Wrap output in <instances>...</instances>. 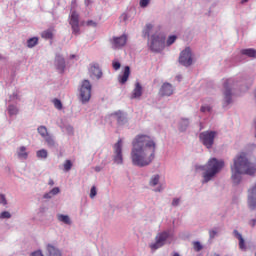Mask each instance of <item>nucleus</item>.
<instances>
[{
    "instance_id": "obj_1",
    "label": "nucleus",
    "mask_w": 256,
    "mask_h": 256,
    "mask_svg": "<svg viewBox=\"0 0 256 256\" xmlns=\"http://www.w3.org/2000/svg\"><path fill=\"white\" fill-rule=\"evenodd\" d=\"M157 143L147 134H138L132 141L130 159L134 167H149L155 161Z\"/></svg>"
},
{
    "instance_id": "obj_2",
    "label": "nucleus",
    "mask_w": 256,
    "mask_h": 256,
    "mask_svg": "<svg viewBox=\"0 0 256 256\" xmlns=\"http://www.w3.org/2000/svg\"><path fill=\"white\" fill-rule=\"evenodd\" d=\"M256 174V164L249 162L245 154H241L236 159H234V171L232 174V182L234 185H239L241 183V175H249L250 177H255Z\"/></svg>"
},
{
    "instance_id": "obj_3",
    "label": "nucleus",
    "mask_w": 256,
    "mask_h": 256,
    "mask_svg": "<svg viewBox=\"0 0 256 256\" xmlns=\"http://www.w3.org/2000/svg\"><path fill=\"white\" fill-rule=\"evenodd\" d=\"M223 167H225V161L222 159L219 160L215 157L210 158L204 165L196 166L198 171H203L201 181L202 185H207V183L213 181V179L221 173Z\"/></svg>"
},
{
    "instance_id": "obj_4",
    "label": "nucleus",
    "mask_w": 256,
    "mask_h": 256,
    "mask_svg": "<svg viewBox=\"0 0 256 256\" xmlns=\"http://www.w3.org/2000/svg\"><path fill=\"white\" fill-rule=\"evenodd\" d=\"M166 41L167 37L165 33L156 31L149 37L147 47L151 53H163V51H165Z\"/></svg>"
},
{
    "instance_id": "obj_5",
    "label": "nucleus",
    "mask_w": 256,
    "mask_h": 256,
    "mask_svg": "<svg viewBox=\"0 0 256 256\" xmlns=\"http://www.w3.org/2000/svg\"><path fill=\"white\" fill-rule=\"evenodd\" d=\"M169 239H173V233H171V230H165L158 233L155 237V242L150 244V249H152V251L161 249V247L167 245Z\"/></svg>"
},
{
    "instance_id": "obj_6",
    "label": "nucleus",
    "mask_w": 256,
    "mask_h": 256,
    "mask_svg": "<svg viewBox=\"0 0 256 256\" xmlns=\"http://www.w3.org/2000/svg\"><path fill=\"white\" fill-rule=\"evenodd\" d=\"M93 86L89 80H83L80 87V101L85 105V103H89L91 100V91Z\"/></svg>"
},
{
    "instance_id": "obj_7",
    "label": "nucleus",
    "mask_w": 256,
    "mask_h": 256,
    "mask_svg": "<svg viewBox=\"0 0 256 256\" xmlns=\"http://www.w3.org/2000/svg\"><path fill=\"white\" fill-rule=\"evenodd\" d=\"M217 132L215 131H204L200 133L199 139L206 149H212L213 143H215V136Z\"/></svg>"
},
{
    "instance_id": "obj_8",
    "label": "nucleus",
    "mask_w": 256,
    "mask_h": 256,
    "mask_svg": "<svg viewBox=\"0 0 256 256\" xmlns=\"http://www.w3.org/2000/svg\"><path fill=\"white\" fill-rule=\"evenodd\" d=\"M179 63L183 65V67H191L193 65V52H191V48H185L179 56Z\"/></svg>"
},
{
    "instance_id": "obj_9",
    "label": "nucleus",
    "mask_w": 256,
    "mask_h": 256,
    "mask_svg": "<svg viewBox=\"0 0 256 256\" xmlns=\"http://www.w3.org/2000/svg\"><path fill=\"white\" fill-rule=\"evenodd\" d=\"M114 163L116 165H123V140L119 139L116 144H114Z\"/></svg>"
},
{
    "instance_id": "obj_10",
    "label": "nucleus",
    "mask_w": 256,
    "mask_h": 256,
    "mask_svg": "<svg viewBox=\"0 0 256 256\" xmlns=\"http://www.w3.org/2000/svg\"><path fill=\"white\" fill-rule=\"evenodd\" d=\"M69 25L71 26L73 35H80L81 28H79V13L77 11H71Z\"/></svg>"
},
{
    "instance_id": "obj_11",
    "label": "nucleus",
    "mask_w": 256,
    "mask_h": 256,
    "mask_svg": "<svg viewBox=\"0 0 256 256\" xmlns=\"http://www.w3.org/2000/svg\"><path fill=\"white\" fill-rule=\"evenodd\" d=\"M233 81L231 79L226 80L225 83V103L231 105L233 103Z\"/></svg>"
},
{
    "instance_id": "obj_12",
    "label": "nucleus",
    "mask_w": 256,
    "mask_h": 256,
    "mask_svg": "<svg viewBox=\"0 0 256 256\" xmlns=\"http://www.w3.org/2000/svg\"><path fill=\"white\" fill-rule=\"evenodd\" d=\"M112 49H121L127 45V35L123 34L120 37H113L111 39Z\"/></svg>"
},
{
    "instance_id": "obj_13",
    "label": "nucleus",
    "mask_w": 256,
    "mask_h": 256,
    "mask_svg": "<svg viewBox=\"0 0 256 256\" xmlns=\"http://www.w3.org/2000/svg\"><path fill=\"white\" fill-rule=\"evenodd\" d=\"M89 73L90 77L95 81H99V79L103 77V70H101L99 64H93L90 66Z\"/></svg>"
},
{
    "instance_id": "obj_14",
    "label": "nucleus",
    "mask_w": 256,
    "mask_h": 256,
    "mask_svg": "<svg viewBox=\"0 0 256 256\" xmlns=\"http://www.w3.org/2000/svg\"><path fill=\"white\" fill-rule=\"evenodd\" d=\"M173 92V85H171V83L169 82H165L159 90V95H161V97H171V95H173Z\"/></svg>"
},
{
    "instance_id": "obj_15",
    "label": "nucleus",
    "mask_w": 256,
    "mask_h": 256,
    "mask_svg": "<svg viewBox=\"0 0 256 256\" xmlns=\"http://www.w3.org/2000/svg\"><path fill=\"white\" fill-rule=\"evenodd\" d=\"M54 65L59 73H65V58L59 54L56 55Z\"/></svg>"
},
{
    "instance_id": "obj_16",
    "label": "nucleus",
    "mask_w": 256,
    "mask_h": 256,
    "mask_svg": "<svg viewBox=\"0 0 256 256\" xmlns=\"http://www.w3.org/2000/svg\"><path fill=\"white\" fill-rule=\"evenodd\" d=\"M46 251L48 256H63L61 250L52 243L46 244Z\"/></svg>"
},
{
    "instance_id": "obj_17",
    "label": "nucleus",
    "mask_w": 256,
    "mask_h": 256,
    "mask_svg": "<svg viewBox=\"0 0 256 256\" xmlns=\"http://www.w3.org/2000/svg\"><path fill=\"white\" fill-rule=\"evenodd\" d=\"M113 115L116 117L117 125L119 127H123V125H126L127 116L121 110L114 112Z\"/></svg>"
},
{
    "instance_id": "obj_18",
    "label": "nucleus",
    "mask_w": 256,
    "mask_h": 256,
    "mask_svg": "<svg viewBox=\"0 0 256 256\" xmlns=\"http://www.w3.org/2000/svg\"><path fill=\"white\" fill-rule=\"evenodd\" d=\"M141 95H143V86H141V83L136 82L130 95V99H140Z\"/></svg>"
},
{
    "instance_id": "obj_19",
    "label": "nucleus",
    "mask_w": 256,
    "mask_h": 256,
    "mask_svg": "<svg viewBox=\"0 0 256 256\" xmlns=\"http://www.w3.org/2000/svg\"><path fill=\"white\" fill-rule=\"evenodd\" d=\"M131 75V68L129 66L124 67L123 75L118 76V81L121 85H125L126 81L129 80V76Z\"/></svg>"
},
{
    "instance_id": "obj_20",
    "label": "nucleus",
    "mask_w": 256,
    "mask_h": 256,
    "mask_svg": "<svg viewBox=\"0 0 256 256\" xmlns=\"http://www.w3.org/2000/svg\"><path fill=\"white\" fill-rule=\"evenodd\" d=\"M131 75V68L129 66L124 67L123 75L118 76V81L121 85H125L126 81L129 80V76Z\"/></svg>"
},
{
    "instance_id": "obj_21",
    "label": "nucleus",
    "mask_w": 256,
    "mask_h": 256,
    "mask_svg": "<svg viewBox=\"0 0 256 256\" xmlns=\"http://www.w3.org/2000/svg\"><path fill=\"white\" fill-rule=\"evenodd\" d=\"M233 235L239 241L240 251H247V245L245 244V239L243 238V235H241V233H239V231L237 230L233 231Z\"/></svg>"
},
{
    "instance_id": "obj_22",
    "label": "nucleus",
    "mask_w": 256,
    "mask_h": 256,
    "mask_svg": "<svg viewBox=\"0 0 256 256\" xmlns=\"http://www.w3.org/2000/svg\"><path fill=\"white\" fill-rule=\"evenodd\" d=\"M16 155L18 159H23L24 161L29 159V152H27V147L25 146H20L17 148Z\"/></svg>"
},
{
    "instance_id": "obj_23",
    "label": "nucleus",
    "mask_w": 256,
    "mask_h": 256,
    "mask_svg": "<svg viewBox=\"0 0 256 256\" xmlns=\"http://www.w3.org/2000/svg\"><path fill=\"white\" fill-rule=\"evenodd\" d=\"M189 125H190L189 118H181L178 125V129L179 131H181V133H185V131H187V129L189 128Z\"/></svg>"
},
{
    "instance_id": "obj_24",
    "label": "nucleus",
    "mask_w": 256,
    "mask_h": 256,
    "mask_svg": "<svg viewBox=\"0 0 256 256\" xmlns=\"http://www.w3.org/2000/svg\"><path fill=\"white\" fill-rule=\"evenodd\" d=\"M240 53L241 55H245L246 57L256 59V50L253 48L242 49Z\"/></svg>"
},
{
    "instance_id": "obj_25",
    "label": "nucleus",
    "mask_w": 256,
    "mask_h": 256,
    "mask_svg": "<svg viewBox=\"0 0 256 256\" xmlns=\"http://www.w3.org/2000/svg\"><path fill=\"white\" fill-rule=\"evenodd\" d=\"M45 142L47 143V146L50 148L53 147H57V142H55V137H53V135L48 134L45 138H44Z\"/></svg>"
},
{
    "instance_id": "obj_26",
    "label": "nucleus",
    "mask_w": 256,
    "mask_h": 256,
    "mask_svg": "<svg viewBox=\"0 0 256 256\" xmlns=\"http://www.w3.org/2000/svg\"><path fill=\"white\" fill-rule=\"evenodd\" d=\"M221 233V229L219 227H214L209 230V241H213L215 237H219V234Z\"/></svg>"
},
{
    "instance_id": "obj_27",
    "label": "nucleus",
    "mask_w": 256,
    "mask_h": 256,
    "mask_svg": "<svg viewBox=\"0 0 256 256\" xmlns=\"http://www.w3.org/2000/svg\"><path fill=\"white\" fill-rule=\"evenodd\" d=\"M57 219L60 221V223H64V225H71L72 223L69 215L58 214Z\"/></svg>"
},
{
    "instance_id": "obj_28",
    "label": "nucleus",
    "mask_w": 256,
    "mask_h": 256,
    "mask_svg": "<svg viewBox=\"0 0 256 256\" xmlns=\"http://www.w3.org/2000/svg\"><path fill=\"white\" fill-rule=\"evenodd\" d=\"M37 159H41L42 161H45L47 157H49V152L46 149H40L36 152Z\"/></svg>"
},
{
    "instance_id": "obj_29",
    "label": "nucleus",
    "mask_w": 256,
    "mask_h": 256,
    "mask_svg": "<svg viewBox=\"0 0 256 256\" xmlns=\"http://www.w3.org/2000/svg\"><path fill=\"white\" fill-rule=\"evenodd\" d=\"M153 30L152 24H146L142 31V37H147L148 39L151 37V31Z\"/></svg>"
},
{
    "instance_id": "obj_30",
    "label": "nucleus",
    "mask_w": 256,
    "mask_h": 256,
    "mask_svg": "<svg viewBox=\"0 0 256 256\" xmlns=\"http://www.w3.org/2000/svg\"><path fill=\"white\" fill-rule=\"evenodd\" d=\"M37 131H38V133H39V135H40V137H42V139H45L48 135H50L49 134V130H47V127L46 126H39L38 128H37Z\"/></svg>"
},
{
    "instance_id": "obj_31",
    "label": "nucleus",
    "mask_w": 256,
    "mask_h": 256,
    "mask_svg": "<svg viewBox=\"0 0 256 256\" xmlns=\"http://www.w3.org/2000/svg\"><path fill=\"white\" fill-rule=\"evenodd\" d=\"M160 180H161V176L159 174H155L151 176L149 181L150 187H157V184L159 183Z\"/></svg>"
},
{
    "instance_id": "obj_32",
    "label": "nucleus",
    "mask_w": 256,
    "mask_h": 256,
    "mask_svg": "<svg viewBox=\"0 0 256 256\" xmlns=\"http://www.w3.org/2000/svg\"><path fill=\"white\" fill-rule=\"evenodd\" d=\"M39 43V38L38 37H32L27 40V47L28 49H33L36 45Z\"/></svg>"
},
{
    "instance_id": "obj_33",
    "label": "nucleus",
    "mask_w": 256,
    "mask_h": 256,
    "mask_svg": "<svg viewBox=\"0 0 256 256\" xmlns=\"http://www.w3.org/2000/svg\"><path fill=\"white\" fill-rule=\"evenodd\" d=\"M8 113L11 117H13V115H18L19 114V108H17V106L11 104L8 106Z\"/></svg>"
},
{
    "instance_id": "obj_34",
    "label": "nucleus",
    "mask_w": 256,
    "mask_h": 256,
    "mask_svg": "<svg viewBox=\"0 0 256 256\" xmlns=\"http://www.w3.org/2000/svg\"><path fill=\"white\" fill-rule=\"evenodd\" d=\"M73 168V162L71 160H65L63 164L64 173H69V170Z\"/></svg>"
},
{
    "instance_id": "obj_35",
    "label": "nucleus",
    "mask_w": 256,
    "mask_h": 256,
    "mask_svg": "<svg viewBox=\"0 0 256 256\" xmlns=\"http://www.w3.org/2000/svg\"><path fill=\"white\" fill-rule=\"evenodd\" d=\"M52 103L55 109H58V111H61V109H63V103L61 102V100L55 98L52 100Z\"/></svg>"
},
{
    "instance_id": "obj_36",
    "label": "nucleus",
    "mask_w": 256,
    "mask_h": 256,
    "mask_svg": "<svg viewBox=\"0 0 256 256\" xmlns=\"http://www.w3.org/2000/svg\"><path fill=\"white\" fill-rule=\"evenodd\" d=\"M175 41H177L176 35L169 36L168 39L166 40L167 47H171V45H173V43H175Z\"/></svg>"
},
{
    "instance_id": "obj_37",
    "label": "nucleus",
    "mask_w": 256,
    "mask_h": 256,
    "mask_svg": "<svg viewBox=\"0 0 256 256\" xmlns=\"http://www.w3.org/2000/svg\"><path fill=\"white\" fill-rule=\"evenodd\" d=\"M41 36L43 39H53V32L51 30H45Z\"/></svg>"
},
{
    "instance_id": "obj_38",
    "label": "nucleus",
    "mask_w": 256,
    "mask_h": 256,
    "mask_svg": "<svg viewBox=\"0 0 256 256\" xmlns=\"http://www.w3.org/2000/svg\"><path fill=\"white\" fill-rule=\"evenodd\" d=\"M212 109L213 108L210 105L204 104L201 106L200 112L201 113H211Z\"/></svg>"
},
{
    "instance_id": "obj_39",
    "label": "nucleus",
    "mask_w": 256,
    "mask_h": 256,
    "mask_svg": "<svg viewBox=\"0 0 256 256\" xmlns=\"http://www.w3.org/2000/svg\"><path fill=\"white\" fill-rule=\"evenodd\" d=\"M8 203L9 202L7 201V196H5L3 193H0V205L7 207Z\"/></svg>"
},
{
    "instance_id": "obj_40",
    "label": "nucleus",
    "mask_w": 256,
    "mask_h": 256,
    "mask_svg": "<svg viewBox=\"0 0 256 256\" xmlns=\"http://www.w3.org/2000/svg\"><path fill=\"white\" fill-rule=\"evenodd\" d=\"M12 215H11V212L9 211H2L0 213V219L3 220V219H11Z\"/></svg>"
},
{
    "instance_id": "obj_41",
    "label": "nucleus",
    "mask_w": 256,
    "mask_h": 256,
    "mask_svg": "<svg viewBox=\"0 0 256 256\" xmlns=\"http://www.w3.org/2000/svg\"><path fill=\"white\" fill-rule=\"evenodd\" d=\"M193 247H194V251H196V253H199V251H201L203 249V245H201V242H199V241L193 242Z\"/></svg>"
},
{
    "instance_id": "obj_42",
    "label": "nucleus",
    "mask_w": 256,
    "mask_h": 256,
    "mask_svg": "<svg viewBox=\"0 0 256 256\" xmlns=\"http://www.w3.org/2000/svg\"><path fill=\"white\" fill-rule=\"evenodd\" d=\"M63 131H65V133H67V135H73L74 129H73V126L66 125V126H64Z\"/></svg>"
},
{
    "instance_id": "obj_43",
    "label": "nucleus",
    "mask_w": 256,
    "mask_h": 256,
    "mask_svg": "<svg viewBox=\"0 0 256 256\" xmlns=\"http://www.w3.org/2000/svg\"><path fill=\"white\" fill-rule=\"evenodd\" d=\"M112 67H113L114 71H119L121 69V62L114 60L112 62Z\"/></svg>"
},
{
    "instance_id": "obj_44",
    "label": "nucleus",
    "mask_w": 256,
    "mask_h": 256,
    "mask_svg": "<svg viewBox=\"0 0 256 256\" xmlns=\"http://www.w3.org/2000/svg\"><path fill=\"white\" fill-rule=\"evenodd\" d=\"M171 205L173 207H179V205H181V198H177V197L173 198Z\"/></svg>"
},
{
    "instance_id": "obj_45",
    "label": "nucleus",
    "mask_w": 256,
    "mask_h": 256,
    "mask_svg": "<svg viewBox=\"0 0 256 256\" xmlns=\"http://www.w3.org/2000/svg\"><path fill=\"white\" fill-rule=\"evenodd\" d=\"M97 196V188L95 186H92L90 190V199H95Z\"/></svg>"
},
{
    "instance_id": "obj_46",
    "label": "nucleus",
    "mask_w": 256,
    "mask_h": 256,
    "mask_svg": "<svg viewBox=\"0 0 256 256\" xmlns=\"http://www.w3.org/2000/svg\"><path fill=\"white\" fill-rule=\"evenodd\" d=\"M50 192L52 196L55 197V195H59V193H61V189H59V187H54Z\"/></svg>"
},
{
    "instance_id": "obj_47",
    "label": "nucleus",
    "mask_w": 256,
    "mask_h": 256,
    "mask_svg": "<svg viewBox=\"0 0 256 256\" xmlns=\"http://www.w3.org/2000/svg\"><path fill=\"white\" fill-rule=\"evenodd\" d=\"M10 99L11 101H15V100H20L21 98L19 97V93L13 92V94L10 95Z\"/></svg>"
},
{
    "instance_id": "obj_48",
    "label": "nucleus",
    "mask_w": 256,
    "mask_h": 256,
    "mask_svg": "<svg viewBox=\"0 0 256 256\" xmlns=\"http://www.w3.org/2000/svg\"><path fill=\"white\" fill-rule=\"evenodd\" d=\"M86 25H87L88 27H97V22H95V21H93V20H88V21L86 22Z\"/></svg>"
},
{
    "instance_id": "obj_49",
    "label": "nucleus",
    "mask_w": 256,
    "mask_h": 256,
    "mask_svg": "<svg viewBox=\"0 0 256 256\" xmlns=\"http://www.w3.org/2000/svg\"><path fill=\"white\" fill-rule=\"evenodd\" d=\"M149 5V0H140V7L145 8Z\"/></svg>"
},
{
    "instance_id": "obj_50",
    "label": "nucleus",
    "mask_w": 256,
    "mask_h": 256,
    "mask_svg": "<svg viewBox=\"0 0 256 256\" xmlns=\"http://www.w3.org/2000/svg\"><path fill=\"white\" fill-rule=\"evenodd\" d=\"M165 189V187H163V185H159L156 189H154L155 193H161L163 192Z\"/></svg>"
},
{
    "instance_id": "obj_51",
    "label": "nucleus",
    "mask_w": 256,
    "mask_h": 256,
    "mask_svg": "<svg viewBox=\"0 0 256 256\" xmlns=\"http://www.w3.org/2000/svg\"><path fill=\"white\" fill-rule=\"evenodd\" d=\"M43 199H53V194L49 191L43 195Z\"/></svg>"
},
{
    "instance_id": "obj_52",
    "label": "nucleus",
    "mask_w": 256,
    "mask_h": 256,
    "mask_svg": "<svg viewBox=\"0 0 256 256\" xmlns=\"http://www.w3.org/2000/svg\"><path fill=\"white\" fill-rule=\"evenodd\" d=\"M30 256H44L41 250H37L31 253Z\"/></svg>"
},
{
    "instance_id": "obj_53",
    "label": "nucleus",
    "mask_w": 256,
    "mask_h": 256,
    "mask_svg": "<svg viewBox=\"0 0 256 256\" xmlns=\"http://www.w3.org/2000/svg\"><path fill=\"white\" fill-rule=\"evenodd\" d=\"M249 225H250L251 227H255V225H256V219H251V220L249 221Z\"/></svg>"
},
{
    "instance_id": "obj_54",
    "label": "nucleus",
    "mask_w": 256,
    "mask_h": 256,
    "mask_svg": "<svg viewBox=\"0 0 256 256\" xmlns=\"http://www.w3.org/2000/svg\"><path fill=\"white\" fill-rule=\"evenodd\" d=\"M101 166H96L95 168H94V171H96V173H99V172H101Z\"/></svg>"
},
{
    "instance_id": "obj_55",
    "label": "nucleus",
    "mask_w": 256,
    "mask_h": 256,
    "mask_svg": "<svg viewBox=\"0 0 256 256\" xmlns=\"http://www.w3.org/2000/svg\"><path fill=\"white\" fill-rule=\"evenodd\" d=\"M48 185H50L51 187H53V185H55V181H53V179H49Z\"/></svg>"
},
{
    "instance_id": "obj_56",
    "label": "nucleus",
    "mask_w": 256,
    "mask_h": 256,
    "mask_svg": "<svg viewBox=\"0 0 256 256\" xmlns=\"http://www.w3.org/2000/svg\"><path fill=\"white\" fill-rule=\"evenodd\" d=\"M254 128H255V134H254V137L256 138V118L254 119Z\"/></svg>"
},
{
    "instance_id": "obj_57",
    "label": "nucleus",
    "mask_w": 256,
    "mask_h": 256,
    "mask_svg": "<svg viewBox=\"0 0 256 256\" xmlns=\"http://www.w3.org/2000/svg\"><path fill=\"white\" fill-rule=\"evenodd\" d=\"M122 18H123L124 21H127V19H128L127 14H123Z\"/></svg>"
},
{
    "instance_id": "obj_58",
    "label": "nucleus",
    "mask_w": 256,
    "mask_h": 256,
    "mask_svg": "<svg viewBox=\"0 0 256 256\" xmlns=\"http://www.w3.org/2000/svg\"><path fill=\"white\" fill-rule=\"evenodd\" d=\"M90 3H91V0H85V5L89 6Z\"/></svg>"
},
{
    "instance_id": "obj_59",
    "label": "nucleus",
    "mask_w": 256,
    "mask_h": 256,
    "mask_svg": "<svg viewBox=\"0 0 256 256\" xmlns=\"http://www.w3.org/2000/svg\"><path fill=\"white\" fill-rule=\"evenodd\" d=\"M172 256H180L178 252H174Z\"/></svg>"
},
{
    "instance_id": "obj_60",
    "label": "nucleus",
    "mask_w": 256,
    "mask_h": 256,
    "mask_svg": "<svg viewBox=\"0 0 256 256\" xmlns=\"http://www.w3.org/2000/svg\"><path fill=\"white\" fill-rule=\"evenodd\" d=\"M70 59H75V54H72V55L70 56Z\"/></svg>"
},
{
    "instance_id": "obj_61",
    "label": "nucleus",
    "mask_w": 256,
    "mask_h": 256,
    "mask_svg": "<svg viewBox=\"0 0 256 256\" xmlns=\"http://www.w3.org/2000/svg\"><path fill=\"white\" fill-rule=\"evenodd\" d=\"M247 1H249V0H241V3L243 4V3H247Z\"/></svg>"
},
{
    "instance_id": "obj_62",
    "label": "nucleus",
    "mask_w": 256,
    "mask_h": 256,
    "mask_svg": "<svg viewBox=\"0 0 256 256\" xmlns=\"http://www.w3.org/2000/svg\"><path fill=\"white\" fill-rule=\"evenodd\" d=\"M210 256H220V255L217 253H214V254H211Z\"/></svg>"
},
{
    "instance_id": "obj_63",
    "label": "nucleus",
    "mask_w": 256,
    "mask_h": 256,
    "mask_svg": "<svg viewBox=\"0 0 256 256\" xmlns=\"http://www.w3.org/2000/svg\"><path fill=\"white\" fill-rule=\"evenodd\" d=\"M1 59H3V55L0 54V61H1Z\"/></svg>"
}]
</instances>
